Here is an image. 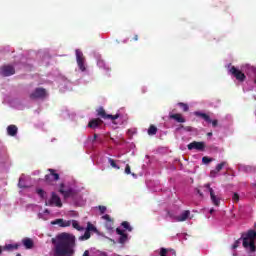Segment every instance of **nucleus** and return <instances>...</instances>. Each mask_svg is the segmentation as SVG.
Listing matches in <instances>:
<instances>
[{"instance_id": "nucleus-1", "label": "nucleus", "mask_w": 256, "mask_h": 256, "mask_svg": "<svg viewBox=\"0 0 256 256\" xmlns=\"http://www.w3.org/2000/svg\"><path fill=\"white\" fill-rule=\"evenodd\" d=\"M53 256H73L75 255V235L63 232L52 238Z\"/></svg>"}, {"instance_id": "nucleus-2", "label": "nucleus", "mask_w": 256, "mask_h": 256, "mask_svg": "<svg viewBox=\"0 0 256 256\" xmlns=\"http://www.w3.org/2000/svg\"><path fill=\"white\" fill-rule=\"evenodd\" d=\"M58 192L62 195L64 201H70L76 207H83L87 203V199L83 196L81 189L75 184L62 183L58 188Z\"/></svg>"}, {"instance_id": "nucleus-3", "label": "nucleus", "mask_w": 256, "mask_h": 256, "mask_svg": "<svg viewBox=\"0 0 256 256\" xmlns=\"http://www.w3.org/2000/svg\"><path fill=\"white\" fill-rule=\"evenodd\" d=\"M255 239H256V232L255 230H249L246 234L242 235V239H238L232 245L233 251L239 247V245H243L244 249L248 251V253H255L256 246H255Z\"/></svg>"}, {"instance_id": "nucleus-4", "label": "nucleus", "mask_w": 256, "mask_h": 256, "mask_svg": "<svg viewBox=\"0 0 256 256\" xmlns=\"http://www.w3.org/2000/svg\"><path fill=\"white\" fill-rule=\"evenodd\" d=\"M76 63H77V69L76 71L81 72L83 77H87V80H84L85 83L91 81V75L89 74V68L87 67V60L85 59V56L83 55V52L81 50L76 49Z\"/></svg>"}, {"instance_id": "nucleus-5", "label": "nucleus", "mask_w": 256, "mask_h": 256, "mask_svg": "<svg viewBox=\"0 0 256 256\" xmlns=\"http://www.w3.org/2000/svg\"><path fill=\"white\" fill-rule=\"evenodd\" d=\"M102 119H109L112 123L113 129H117L119 125H123L127 121V116L117 113L116 115L106 114L103 110L98 112Z\"/></svg>"}, {"instance_id": "nucleus-6", "label": "nucleus", "mask_w": 256, "mask_h": 256, "mask_svg": "<svg viewBox=\"0 0 256 256\" xmlns=\"http://www.w3.org/2000/svg\"><path fill=\"white\" fill-rule=\"evenodd\" d=\"M51 225H58V227H71L72 225L76 231H85V227L80 226L79 221L77 220H64L59 218L52 221Z\"/></svg>"}, {"instance_id": "nucleus-7", "label": "nucleus", "mask_w": 256, "mask_h": 256, "mask_svg": "<svg viewBox=\"0 0 256 256\" xmlns=\"http://www.w3.org/2000/svg\"><path fill=\"white\" fill-rule=\"evenodd\" d=\"M167 219H169V221L181 223L183 221H187V219H191V211L184 210L181 214H177L174 212H168Z\"/></svg>"}, {"instance_id": "nucleus-8", "label": "nucleus", "mask_w": 256, "mask_h": 256, "mask_svg": "<svg viewBox=\"0 0 256 256\" xmlns=\"http://www.w3.org/2000/svg\"><path fill=\"white\" fill-rule=\"evenodd\" d=\"M204 187L206 191L210 193V199L213 205H215V207H219V205H221V194L217 191V189L211 188L209 184H206Z\"/></svg>"}, {"instance_id": "nucleus-9", "label": "nucleus", "mask_w": 256, "mask_h": 256, "mask_svg": "<svg viewBox=\"0 0 256 256\" xmlns=\"http://www.w3.org/2000/svg\"><path fill=\"white\" fill-rule=\"evenodd\" d=\"M84 234L79 236L78 241H89L91 239V233H98L97 227L91 222H87V227L84 228Z\"/></svg>"}, {"instance_id": "nucleus-10", "label": "nucleus", "mask_w": 256, "mask_h": 256, "mask_svg": "<svg viewBox=\"0 0 256 256\" xmlns=\"http://www.w3.org/2000/svg\"><path fill=\"white\" fill-rule=\"evenodd\" d=\"M228 73L230 75H233L237 81H245V74L241 72L239 69H237L235 66H229Z\"/></svg>"}, {"instance_id": "nucleus-11", "label": "nucleus", "mask_w": 256, "mask_h": 256, "mask_svg": "<svg viewBox=\"0 0 256 256\" xmlns=\"http://www.w3.org/2000/svg\"><path fill=\"white\" fill-rule=\"evenodd\" d=\"M46 205H49L51 207H63L61 198L57 194H55V192H52V196L48 201H46Z\"/></svg>"}, {"instance_id": "nucleus-12", "label": "nucleus", "mask_w": 256, "mask_h": 256, "mask_svg": "<svg viewBox=\"0 0 256 256\" xmlns=\"http://www.w3.org/2000/svg\"><path fill=\"white\" fill-rule=\"evenodd\" d=\"M47 97V90L45 88H36L30 94V99H45Z\"/></svg>"}, {"instance_id": "nucleus-13", "label": "nucleus", "mask_w": 256, "mask_h": 256, "mask_svg": "<svg viewBox=\"0 0 256 256\" xmlns=\"http://www.w3.org/2000/svg\"><path fill=\"white\" fill-rule=\"evenodd\" d=\"M0 75L3 77H11V75H15V67L11 65H5L0 69Z\"/></svg>"}, {"instance_id": "nucleus-14", "label": "nucleus", "mask_w": 256, "mask_h": 256, "mask_svg": "<svg viewBox=\"0 0 256 256\" xmlns=\"http://www.w3.org/2000/svg\"><path fill=\"white\" fill-rule=\"evenodd\" d=\"M49 174L45 176V181L48 183H53V181H59V174L54 169H48Z\"/></svg>"}, {"instance_id": "nucleus-15", "label": "nucleus", "mask_w": 256, "mask_h": 256, "mask_svg": "<svg viewBox=\"0 0 256 256\" xmlns=\"http://www.w3.org/2000/svg\"><path fill=\"white\" fill-rule=\"evenodd\" d=\"M189 151H193L195 149L196 151H205V142H191L188 144Z\"/></svg>"}, {"instance_id": "nucleus-16", "label": "nucleus", "mask_w": 256, "mask_h": 256, "mask_svg": "<svg viewBox=\"0 0 256 256\" xmlns=\"http://www.w3.org/2000/svg\"><path fill=\"white\" fill-rule=\"evenodd\" d=\"M243 70L244 71H248L247 72V75L249 76V77H251V79L254 81V83L256 84V68L255 67H253V66H251V65H249V64H245L244 66H243Z\"/></svg>"}, {"instance_id": "nucleus-17", "label": "nucleus", "mask_w": 256, "mask_h": 256, "mask_svg": "<svg viewBox=\"0 0 256 256\" xmlns=\"http://www.w3.org/2000/svg\"><path fill=\"white\" fill-rule=\"evenodd\" d=\"M101 219L104 221L107 231H109V233L113 232V220L111 219V216L105 214L101 217Z\"/></svg>"}, {"instance_id": "nucleus-18", "label": "nucleus", "mask_w": 256, "mask_h": 256, "mask_svg": "<svg viewBox=\"0 0 256 256\" xmlns=\"http://www.w3.org/2000/svg\"><path fill=\"white\" fill-rule=\"evenodd\" d=\"M116 233L117 235H120L118 243H121V245L129 241V236L125 233V230H123L122 228H117Z\"/></svg>"}, {"instance_id": "nucleus-19", "label": "nucleus", "mask_w": 256, "mask_h": 256, "mask_svg": "<svg viewBox=\"0 0 256 256\" xmlns=\"http://www.w3.org/2000/svg\"><path fill=\"white\" fill-rule=\"evenodd\" d=\"M97 59V66L99 67V69H102V71H104L105 73H108L109 69V65H107V63H105V61L103 59H101V56L97 55L96 56Z\"/></svg>"}, {"instance_id": "nucleus-20", "label": "nucleus", "mask_w": 256, "mask_h": 256, "mask_svg": "<svg viewBox=\"0 0 256 256\" xmlns=\"http://www.w3.org/2000/svg\"><path fill=\"white\" fill-rule=\"evenodd\" d=\"M102 121L101 119L97 118V119H92L90 120V122L88 123V127H90V129H99V127H101L102 125Z\"/></svg>"}, {"instance_id": "nucleus-21", "label": "nucleus", "mask_w": 256, "mask_h": 256, "mask_svg": "<svg viewBox=\"0 0 256 256\" xmlns=\"http://www.w3.org/2000/svg\"><path fill=\"white\" fill-rule=\"evenodd\" d=\"M169 119H174L177 123H185V117L182 114H169Z\"/></svg>"}, {"instance_id": "nucleus-22", "label": "nucleus", "mask_w": 256, "mask_h": 256, "mask_svg": "<svg viewBox=\"0 0 256 256\" xmlns=\"http://www.w3.org/2000/svg\"><path fill=\"white\" fill-rule=\"evenodd\" d=\"M110 167H112V169H116L117 171H119V169H121V167L119 166V163H121V161L119 160H115L113 158H106Z\"/></svg>"}, {"instance_id": "nucleus-23", "label": "nucleus", "mask_w": 256, "mask_h": 256, "mask_svg": "<svg viewBox=\"0 0 256 256\" xmlns=\"http://www.w3.org/2000/svg\"><path fill=\"white\" fill-rule=\"evenodd\" d=\"M194 115L196 117H201V119H204V121H206V123H211V117H209V115H207L206 113H203L201 111H196V112H194Z\"/></svg>"}, {"instance_id": "nucleus-24", "label": "nucleus", "mask_w": 256, "mask_h": 256, "mask_svg": "<svg viewBox=\"0 0 256 256\" xmlns=\"http://www.w3.org/2000/svg\"><path fill=\"white\" fill-rule=\"evenodd\" d=\"M60 89L62 91H69V89H71V82H69L67 79H63L60 84Z\"/></svg>"}, {"instance_id": "nucleus-25", "label": "nucleus", "mask_w": 256, "mask_h": 256, "mask_svg": "<svg viewBox=\"0 0 256 256\" xmlns=\"http://www.w3.org/2000/svg\"><path fill=\"white\" fill-rule=\"evenodd\" d=\"M18 128L15 125H9L7 127V133L10 135V137H15L17 135Z\"/></svg>"}, {"instance_id": "nucleus-26", "label": "nucleus", "mask_w": 256, "mask_h": 256, "mask_svg": "<svg viewBox=\"0 0 256 256\" xmlns=\"http://www.w3.org/2000/svg\"><path fill=\"white\" fill-rule=\"evenodd\" d=\"M18 187H20V189H27V187H29V185H27V182L25 181V175L23 174L20 176Z\"/></svg>"}, {"instance_id": "nucleus-27", "label": "nucleus", "mask_w": 256, "mask_h": 256, "mask_svg": "<svg viewBox=\"0 0 256 256\" xmlns=\"http://www.w3.org/2000/svg\"><path fill=\"white\" fill-rule=\"evenodd\" d=\"M51 215V212H49L47 209L43 212H40L38 214L39 219H43V221H48L49 216Z\"/></svg>"}, {"instance_id": "nucleus-28", "label": "nucleus", "mask_w": 256, "mask_h": 256, "mask_svg": "<svg viewBox=\"0 0 256 256\" xmlns=\"http://www.w3.org/2000/svg\"><path fill=\"white\" fill-rule=\"evenodd\" d=\"M20 246L21 245L17 244V243H15V244H7L6 246H4V249L6 251H15V250L19 249Z\"/></svg>"}, {"instance_id": "nucleus-29", "label": "nucleus", "mask_w": 256, "mask_h": 256, "mask_svg": "<svg viewBox=\"0 0 256 256\" xmlns=\"http://www.w3.org/2000/svg\"><path fill=\"white\" fill-rule=\"evenodd\" d=\"M24 247H26V249H31V247H33V240L29 239V238H25L22 241Z\"/></svg>"}, {"instance_id": "nucleus-30", "label": "nucleus", "mask_w": 256, "mask_h": 256, "mask_svg": "<svg viewBox=\"0 0 256 256\" xmlns=\"http://www.w3.org/2000/svg\"><path fill=\"white\" fill-rule=\"evenodd\" d=\"M167 249H165V248H160V249H158V250H156L155 252H154V255H159V256H167Z\"/></svg>"}, {"instance_id": "nucleus-31", "label": "nucleus", "mask_w": 256, "mask_h": 256, "mask_svg": "<svg viewBox=\"0 0 256 256\" xmlns=\"http://www.w3.org/2000/svg\"><path fill=\"white\" fill-rule=\"evenodd\" d=\"M36 193L39 195V197H41V199H45V197H47V192L41 188H37Z\"/></svg>"}, {"instance_id": "nucleus-32", "label": "nucleus", "mask_w": 256, "mask_h": 256, "mask_svg": "<svg viewBox=\"0 0 256 256\" xmlns=\"http://www.w3.org/2000/svg\"><path fill=\"white\" fill-rule=\"evenodd\" d=\"M121 225L123 229H126V231H129V232L133 231V228L131 227V224H129V222H122Z\"/></svg>"}, {"instance_id": "nucleus-33", "label": "nucleus", "mask_w": 256, "mask_h": 256, "mask_svg": "<svg viewBox=\"0 0 256 256\" xmlns=\"http://www.w3.org/2000/svg\"><path fill=\"white\" fill-rule=\"evenodd\" d=\"M157 134V127L155 126H150L148 129V135H156Z\"/></svg>"}, {"instance_id": "nucleus-34", "label": "nucleus", "mask_w": 256, "mask_h": 256, "mask_svg": "<svg viewBox=\"0 0 256 256\" xmlns=\"http://www.w3.org/2000/svg\"><path fill=\"white\" fill-rule=\"evenodd\" d=\"M178 107H181L182 110L185 111V112L189 111V105H187L183 102L178 103Z\"/></svg>"}, {"instance_id": "nucleus-35", "label": "nucleus", "mask_w": 256, "mask_h": 256, "mask_svg": "<svg viewBox=\"0 0 256 256\" xmlns=\"http://www.w3.org/2000/svg\"><path fill=\"white\" fill-rule=\"evenodd\" d=\"M211 161H213V159H211L207 156L202 158V162L204 163V165H207V164L211 163Z\"/></svg>"}, {"instance_id": "nucleus-36", "label": "nucleus", "mask_w": 256, "mask_h": 256, "mask_svg": "<svg viewBox=\"0 0 256 256\" xmlns=\"http://www.w3.org/2000/svg\"><path fill=\"white\" fill-rule=\"evenodd\" d=\"M124 173L126 175H131V166H129V164L126 165Z\"/></svg>"}, {"instance_id": "nucleus-37", "label": "nucleus", "mask_w": 256, "mask_h": 256, "mask_svg": "<svg viewBox=\"0 0 256 256\" xmlns=\"http://www.w3.org/2000/svg\"><path fill=\"white\" fill-rule=\"evenodd\" d=\"M219 175V171H217L216 169H214V170H212L211 172H210V177H212V178H215V177H217Z\"/></svg>"}, {"instance_id": "nucleus-38", "label": "nucleus", "mask_w": 256, "mask_h": 256, "mask_svg": "<svg viewBox=\"0 0 256 256\" xmlns=\"http://www.w3.org/2000/svg\"><path fill=\"white\" fill-rule=\"evenodd\" d=\"M223 167H225V162H222V163L218 164L215 169L219 173V171H221V169H223Z\"/></svg>"}, {"instance_id": "nucleus-39", "label": "nucleus", "mask_w": 256, "mask_h": 256, "mask_svg": "<svg viewBox=\"0 0 256 256\" xmlns=\"http://www.w3.org/2000/svg\"><path fill=\"white\" fill-rule=\"evenodd\" d=\"M232 200L234 201V203L239 202V194L234 193V194L232 195Z\"/></svg>"}, {"instance_id": "nucleus-40", "label": "nucleus", "mask_w": 256, "mask_h": 256, "mask_svg": "<svg viewBox=\"0 0 256 256\" xmlns=\"http://www.w3.org/2000/svg\"><path fill=\"white\" fill-rule=\"evenodd\" d=\"M98 209H99L101 215H103L107 211V207L106 206H98Z\"/></svg>"}, {"instance_id": "nucleus-41", "label": "nucleus", "mask_w": 256, "mask_h": 256, "mask_svg": "<svg viewBox=\"0 0 256 256\" xmlns=\"http://www.w3.org/2000/svg\"><path fill=\"white\" fill-rule=\"evenodd\" d=\"M244 170H245L247 173H249V172L253 171V167H251V166H245V167H244Z\"/></svg>"}, {"instance_id": "nucleus-42", "label": "nucleus", "mask_w": 256, "mask_h": 256, "mask_svg": "<svg viewBox=\"0 0 256 256\" xmlns=\"http://www.w3.org/2000/svg\"><path fill=\"white\" fill-rule=\"evenodd\" d=\"M15 107H16V109H23V106L21 104H19V100H16Z\"/></svg>"}, {"instance_id": "nucleus-43", "label": "nucleus", "mask_w": 256, "mask_h": 256, "mask_svg": "<svg viewBox=\"0 0 256 256\" xmlns=\"http://www.w3.org/2000/svg\"><path fill=\"white\" fill-rule=\"evenodd\" d=\"M213 127H217L218 121L217 120H211L210 122Z\"/></svg>"}, {"instance_id": "nucleus-44", "label": "nucleus", "mask_w": 256, "mask_h": 256, "mask_svg": "<svg viewBox=\"0 0 256 256\" xmlns=\"http://www.w3.org/2000/svg\"><path fill=\"white\" fill-rule=\"evenodd\" d=\"M98 137H99V136H98L97 134H95V135H94V138L92 139V143H95V141H97Z\"/></svg>"}, {"instance_id": "nucleus-45", "label": "nucleus", "mask_w": 256, "mask_h": 256, "mask_svg": "<svg viewBox=\"0 0 256 256\" xmlns=\"http://www.w3.org/2000/svg\"><path fill=\"white\" fill-rule=\"evenodd\" d=\"M82 256H89V250H86Z\"/></svg>"}, {"instance_id": "nucleus-46", "label": "nucleus", "mask_w": 256, "mask_h": 256, "mask_svg": "<svg viewBox=\"0 0 256 256\" xmlns=\"http://www.w3.org/2000/svg\"><path fill=\"white\" fill-rule=\"evenodd\" d=\"M130 175H132V177H133L134 179H137V174L131 173Z\"/></svg>"}, {"instance_id": "nucleus-47", "label": "nucleus", "mask_w": 256, "mask_h": 256, "mask_svg": "<svg viewBox=\"0 0 256 256\" xmlns=\"http://www.w3.org/2000/svg\"><path fill=\"white\" fill-rule=\"evenodd\" d=\"M112 141H113V143H115L116 145H119V142H117V140H115V139L112 138Z\"/></svg>"}, {"instance_id": "nucleus-48", "label": "nucleus", "mask_w": 256, "mask_h": 256, "mask_svg": "<svg viewBox=\"0 0 256 256\" xmlns=\"http://www.w3.org/2000/svg\"><path fill=\"white\" fill-rule=\"evenodd\" d=\"M134 40H135V41H139V36L136 35V36L134 37Z\"/></svg>"}, {"instance_id": "nucleus-49", "label": "nucleus", "mask_w": 256, "mask_h": 256, "mask_svg": "<svg viewBox=\"0 0 256 256\" xmlns=\"http://www.w3.org/2000/svg\"><path fill=\"white\" fill-rule=\"evenodd\" d=\"M210 213H211V215H212V213H215V209H210Z\"/></svg>"}, {"instance_id": "nucleus-50", "label": "nucleus", "mask_w": 256, "mask_h": 256, "mask_svg": "<svg viewBox=\"0 0 256 256\" xmlns=\"http://www.w3.org/2000/svg\"><path fill=\"white\" fill-rule=\"evenodd\" d=\"M198 194L200 195V197H203V193H201V191L198 190Z\"/></svg>"}, {"instance_id": "nucleus-51", "label": "nucleus", "mask_w": 256, "mask_h": 256, "mask_svg": "<svg viewBox=\"0 0 256 256\" xmlns=\"http://www.w3.org/2000/svg\"><path fill=\"white\" fill-rule=\"evenodd\" d=\"M147 90L145 89V87L142 88V93H145Z\"/></svg>"}, {"instance_id": "nucleus-52", "label": "nucleus", "mask_w": 256, "mask_h": 256, "mask_svg": "<svg viewBox=\"0 0 256 256\" xmlns=\"http://www.w3.org/2000/svg\"><path fill=\"white\" fill-rule=\"evenodd\" d=\"M213 135V133L209 132L208 133V137H211Z\"/></svg>"}, {"instance_id": "nucleus-53", "label": "nucleus", "mask_w": 256, "mask_h": 256, "mask_svg": "<svg viewBox=\"0 0 256 256\" xmlns=\"http://www.w3.org/2000/svg\"><path fill=\"white\" fill-rule=\"evenodd\" d=\"M233 256H237V252H233Z\"/></svg>"}, {"instance_id": "nucleus-54", "label": "nucleus", "mask_w": 256, "mask_h": 256, "mask_svg": "<svg viewBox=\"0 0 256 256\" xmlns=\"http://www.w3.org/2000/svg\"><path fill=\"white\" fill-rule=\"evenodd\" d=\"M2 251H3V250H2L1 247H0V255H1Z\"/></svg>"}, {"instance_id": "nucleus-55", "label": "nucleus", "mask_w": 256, "mask_h": 256, "mask_svg": "<svg viewBox=\"0 0 256 256\" xmlns=\"http://www.w3.org/2000/svg\"><path fill=\"white\" fill-rule=\"evenodd\" d=\"M16 256H21V254H17Z\"/></svg>"}]
</instances>
